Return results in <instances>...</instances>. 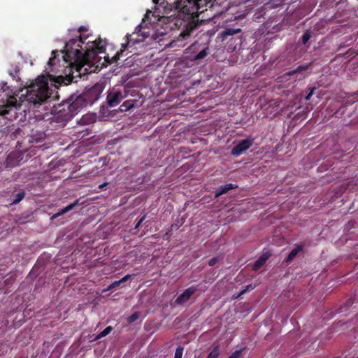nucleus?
I'll list each match as a JSON object with an SVG mask.
<instances>
[{"label":"nucleus","instance_id":"obj_34","mask_svg":"<svg viewBox=\"0 0 358 358\" xmlns=\"http://www.w3.org/2000/svg\"><path fill=\"white\" fill-rule=\"evenodd\" d=\"M146 216L145 215H143L136 224L135 225V229H138L141 224H142V222L145 220Z\"/></svg>","mask_w":358,"mask_h":358},{"label":"nucleus","instance_id":"obj_4","mask_svg":"<svg viewBox=\"0 0 358 358\" xmlns=\"http://www.w3.org/2000/svg\"><path fill=\"white\" fill-rule=\"evenodd\" d=\"M80 43H85L81 35L78 38H72L66 42L64 50H62L64 62L70 66L73 64L77 66L78 71L85 64L90 63V59H94V52L92 50H85L84 52H83Z\"/></svg>","mask_w":358,"mask_h":358},{"label":"nucleus","instance_id":"obj_35","mask_svg":"<svg viewBox=\"0 0 358 358\" xmlns=\"http://www.w3.org/2000/svg\"><path fill=\"white\" fill-rule=\"evenodd\" d=\"M131 275H129V274H127L125 276H124L122 279H120V281H122V283L127 281L128 280H129L131 278Z\"/></svg>","mask_w":358,"mask_h":358},{"label":"nucleus","instance_id":"obj_12","mask_svg":"<svg viewBox=\"0 0 358 358\" xmlns=\"http://www.w3.org/2000/svg\"><path fill=\"white\" fill-rule=\"evenodd\" d=\"M201 50H199V52L194 55V56L190 57V59L192 61H199L203 58H205L209 53V46L208 43H207L206 45H202L201 47Z\"/></svg>","mask_w":358,"mask_h":358},{"label":"nucleus","instance_id":"obj_42","mask_svg":"<svg viewBox=\"0 0 358 358\" xmlns=\"http://www.w3.org/2000/svg\"><path fill=\"white\" fill-rule=\"evenodd\" d=\"M356 358H358V356Z\"/></svg>","mask_w":358,"mask_h":358},{"label":"nucleus","instance_id":"obj_5","mask_svg":"<svg viewBox=\"0 0 358 358\" xmlns=\"http://www.w3.org/2000/svg\"><path fill=\"white\" fill-rule=\"evenodd\" d=\"M241 32V29L240 28H234V27H227L225 28L220 34L222 41H225L229 38V40H234L235 45L233 50H235L237 45H241L242 43V38L239 36H235Z\"/></svg>","mask_w":358,"mask_h":358},{"label":"nucleus","instance_id":"obj_6","mask_svg":"<svg viewBox=\"0 0 358 358\" xmlns=\"http://www.w3.org/2000/svg\"><path fill=\"white\" fill-rule=\"evenodd\" d=\"M254 143V139L252 138H247L239 141V143L235 145L231 151V154L233 156L238 157L248 150Z\"/></svg>","mask_w":358,"mask_h":358},{"label":"nucleus","instance_id":"obj_14","mask_svg":"<svg viewBox=\"0 0 358 358\" xmlns=\"http://www.w3.org/2000/svg\"><path fill=\"white\" fill-rule=\"evenodd\" d=\"M238 187L237 185L229 183L224 185L220 186L215 192V197L218 198L219 196H222V194H226L229 190L236 189Z\"/></svg>","mask_w":358,"mask_h":358},{"label":"nucleus","instance_id":"obj_36","mask_svg":"<svg viewBox=\"0 0 358 358\" xmlns=\"http://www.w3.org/2000/svg\"><path fill=\"white\" fill-rule=\"evenodd\" d=\"M30 311H31V309H28L27 308H26L24 309V314H25V315H26V314L29 315Z\"/></svg>","mask_w":358,"mask_h":358},{"label":"nucleus","instance_id":"obj_30","mask_svg":"<svg viewBox=\"0 0 358 358\" xmlns=\"http://www.w3.org/2000/svg\"><path fill=\"white\" fill-rule=\"evenodd\" d=\"M243 352L242 349L237 350L235 352H234L229 357L227 358H239L241 353Z\"/></svg>","mask_w":358,"mask_h":358},{"label":"nucleus","instance_id":"obj_17","mask_svg":"<svg viewBox=\"0 0 358 358\" xmlns=\"http://www.w3.org/2000/svg\"><path fill=\"white\" fill-rule=\"evenodd\" d=\"M206 43H201L199 41H196L193 43L187 50H188V51L192 54L191 56H194L199 52V50H201V47L206 45Z\"/></svg>","mask_w":358,"mask_h":358},{"label":"nucleus","instance_id":"obj_43","mask_svg":"<svg viewBox=\"0 0 358 358\" xmlns=\"http://www.w3.org/2000/svg\"><path fill=\"white\" fill-rule=\"evenodd\" d=\"M335 358H336V357H335Z\"/></svg>","mask_w":358,"mask_h":358},{"label":"nucleus","instance_id":"obj_28","mask_svg":"<svg viewBox=\"0 0 358 358\" xmlns=\"http://www.w3.org/2000/svg\"><path fill=\"white\" fill-rule=\"evenodd\" d=\"M183 350V347L178 346L176 350L174 358H182Z\"/></svg>","mask_w":358,"mask_h":358},{"label":"nucleus","instance_id":"obj_3","mask_svg":"<svg viewBox=\"0 0 358 358\" xmlns=\"http://www.w3.org/2000/svg\"><path fill=\"white\" fill-rule=\"evenodd\" d=\"M226 0H177L174 4V8L178 12L183 13L189 17H198L200 13L207 11L209 8L213 10L212 17L221 15L227 11L228 5L223 6L222 4Z\"/></svg>","mask_w":358,"mask_h":358},{"label":"nucleus","instance_id":"obj_11","mask_svg":"<svg viewBox=\"0 0 358 358\" xmlns=\"http://www.w3.org/2000/svg\"><path fill=\"white\" fill-rule=\"evenodd\" d=\"M305 245L303 243L297 244L295 247L290 251L288 254L287 257L285 259V262L287 264L291 263L293 259L300 253L303 251Z\"/></svg>","mask_w":358,"mask_h":358},{"label":"nucleus","instance_id":"obj_26","mask_svg":"<svg viewBox=\"0 0 358 358\" xmlns=\"http://www.w3.org/2000/svg\"><path fill=\"white\" fill-rule=\"evenodd\" d=\"M57 54H58V51L57 50H52V57L49 59V60L48 62V65H49V66L55 65V60L56 59V56H57Z\"/></svg>","mask_w":358,"mask_h":358},{"label":"nucleus","instance_id":"obj_20","mask_svg":"<svg viewBox=\"0 0 358 358\" xmlns=\"http://www.w3.org/2000/svg\"><path fill=\"white\" fill-rule=\"evenodd\" d=\"M134 100H127L120 106V110L127 111L134 106Z\"/></svg>","mask_w":358,"mask_h":358},{"label":"nucleus","instance_id":"obj_38","mask_svg":"<svg viewBox=\"0 0 358 358\" xmlns=\"http://www.w3.org/2000/svg\"><path fill=\"white\" fill-rule=\"evenodd\" d=\"M71 80H68V83H64V84H65V85H67L69 83H71Z\"/></svg>","mask_w":358,"mask_h":358},{"label":"nucleus","instance_id":"obj_27","mask_svg":"<svg viewBox=\"0 0 358 358\" xmlns=\"http://www.w3.org/2000/svg\"><path fill=\"white\" fill-rule=\"evenodd\" d=\"M121 284H122V281H120V280L115 281L113 283H111L110 285H108V287H107L106 291L112 290V289L119 287Z\"/></svg>","mask_w":358,"mask_h":358},{"label":"nucleus","instance_id":"obj_37","mask_svg":"<svg viewBox=\"0 0 358 358\" xmlns=\"http://www.w3.org/2000/svg\"><path fill=\"white\" fill-rule=\"evenodd\" d=\"M106 185H107V183H103V184L99 186V187H100V188H103V187H104Z\"/></svg>","mask_w":358,"mask_h":358},{"label":"nucleus","instance_id":"obj_19","mask_svg":"<svg viewBox=\"0 0 358 358\" xmlns=\"http://www.w3.org/2000/svg\"><path fill=\"white\" fill-rule=\"evenodd\" d=\"M307 69H308V66H299L295 69L289 70V71H287L284 74L283 77L294 76V75H295V74H296L298 73H301L302 71H306Z\"/></svg>","mask_w":358,"mask_h":358},{"label":"nucleus","instance_id":"obj_8","mask_svg":"<svg viewBox=\"0 0 358 358\" xmlns=\"http://www.w3.org/2000/svg\"><path fill=\"white\" fill-rule=\"evenodd\" d=\"M123 98L124 96L120 91L113 89L108 92L106 100L110 107H115L120 103Z\"/></svg>","mask_w":358,"mask_h":358},{"label":"nucleus","instance_id":"obj_7","mask_svg":"<svg viewBox=\"0 0 358 358\" xmlns=\"http://www.w3.org/2000/svg\"><path fill=\"white\" fill-rule=\"evenodd\" d=\"M107 43L106 40H102L100 38L94 41H89L87 43V50H92L94 52V58L96 57L97 53H102L106 50V46Z\"/></svg>","mask_w":358,"mask_h":358},{"label":"nucleus","instance_id":"obj_39","mask_svg":"<svg viewBox=\"0 0 358 358\" xmlns=\"http://www.w3.org/2000/svg\"><path fill=\"white\" fill-rule=\"evenodd\" d=\"M153 2H154L155 3H158L159 0H153Z\"/></svg>","mask_w":358,"mask_h":358},{"label":"nucleus","instance_id":"obj_16","mask_svg":"<svg viewBox=\"0 0 358 358\" xmlns=\"http://www.w3.org/2000/svg\"><path fill=\"white\" fill-rule=\"evenodd\" d=\"M20 70L19 64H12L11 69L8 70V73L13 80H18L20 79L19 77Z\"/></svg>","mask_w":358,"mask_h":358},{"label":"nucleus","instance_id":"obj_22","mask_svg":"<svg viewBox=\"0 0 358 358\" xmlns=\"http://www.w3.org/2000/svg\"><path fill=\"white\" fill-rule=\"evenodd\" d=\"M220 355V348L216 345L213 348L212 351L208 354L206 358H217Z\"/></svg>","mask_w":358,"mask_h":358},{"label":"nucleus","instance_id":"obj_13","mask_svg":"<svg viewBox=\"0 0 358 358\" xmlns=\"http://www.w3.org/2000/svg\"><path fill=\"white\" fill-rule=\"evenodd\" d=\"M271 255V253L270 252H264L255 262L252 266V269L254 271L259 270L266 263Z\"/></svg>","mask_w":358,"mask_h":358},{"label":"nucleus","instance_id":"obj_40","mask_svg":"<svg viewBox=\"0 0 358 358\" xmlns=\"http://www.w3.org/2000/svg\"><path fill=\"white\" fill-rule=\"evenodd\" d=\"M84 27H80V29H79V31H82V30H84Z\"/></svg>","mask_w":358,"mask_h":358},{"label":"nucleus","instance_id":"obj_9","mask_svg":"<svg viewBox=\"0 0 358 358\" xmlns=\"http://www.w3.org/2000/svg\"><path fill=\"white\" fill-rule=\"evenodd\" d=\"M197 286L192 285L186 289L180 296H178L175 303L178 305H182L189 301L190 297L197 291Z\"/></svg>","mask_w":358,"mask_h":358},{"label":"nucleus","instance_id":"obj_10","mask_svg":"<svg viewBox=\"0 0 358 358\" xmlns=\"http://www.w3.org/2000/svg\"><path fill=\"white\" fill-rule=\"evenodd\" d=\"M126 42L122 44V50L120 52H117L116 55L113 57L114 60L117 61L120 59V55L122 54V52L128 48V47H132L136 43H138L139 41L136 39H134L133 38L132 34H127L126 35Z\"/></svg>","mask_w":358,"mask_h":358},{"label":"nucleus","instance_id":"obj_31","mask_svg":"<svg viewBox=\"0 0 358 358\" xmlns=\"http://www.w3.org/2000/svg\"><path fill=\"white\" fill-rule=\"evenodd\" d=\"M315 87H313V88H310V92H308V94L305 96V99L306 101H309L310 100L312 96L314 94V91H315Z\"/></svg>","mask_w":358,"mask_h":358},{"label":"nucleus","instance_id":"obj_33","mask_svg":"<svg viewBox=\"0 0 358 358\" xmlns=\"http://www.w3.org/2000/svg\"><path fill=\"white\" fill-rule=\"evenodd\" d=\"M218 262V257H215L210 259L208 262V265L210 266H214Z\"/></svg>","mask_w":358,"mask_h":358},{"label":"nucleus","instance_id":"obj_21","mask_svg":"<svg viewBox=\"0 0 358 358\" xmlns=\"http://www.w3.org/2000/svg\"><path fill=\"white\" fill-rule=\"evenodd\" d=\"M354 303V301L352 299H349L346 301L345 303L341 306L339 309V312L341 313L345 312L348 309V308L351 307Z\"/></svg>","mask_w":358,"mask_h":358},{"label":"nucleus","instance_id":"obj_25","mask_svg":"<svg viewBox=\"0 0 358 358\" xmlns=\"http://www.w3.org/2000/svg\"><path fill=\"white\" fill-rule=\"evenodd\" d=\"M139 317H140L139 312H135L132 315H131L129 317H128L127 321L129 323H133L135 321H136L139 318Z\"/></svg>","mask_w":358,"mask_h":358},{"label":"nucleus","instance_id":"obj_23","mask_svg":"<svg viewBox=\"0 0 358 358\" xmlns=\"http://www.w3.org/2000/svg\"><path fill=\"white\" fill-rule=\"evenodd\" d=\"M113 330V327L111 326H108L105 328L99 335L96 336V338H101L109 334Z\"/></svg>","mask_w":358,"mask_h":358},{"label":"nucleus","instance_id":"obj_15","mask_svg":"<svg viewBox=\"0 0 358 358\" xmlns=\"http://www.w3.org/2000/svg\"><path fill=\"white\" fill-rule=\"evenodd\" d=\"M25 195V191L22 189H20L17 193L13 194L11 195L12 201L10 203V205H16L19 203L21 201H22L24 199Z\"/></svg>","mask_w":358,"mask_h":358},{"label":"nucleus","instance_id":"obj_41","mask_svg":"<svg viewBox=\"0 0 358 358\" xmlns=\"http://www.w3.org/2000/svg\"><path fill=\"white\" fill-rule=\"evenodd\" d=\"M57 79H58V80H59V79L64 80V78H63L62 76H59V77H58V78H57Z\"/></svg>","mask_w":358,"mask_h":358},{"label":"nucleus","instance_id":"obj_29","mask_svg":"<svg viewBox=\"0 0 358 358\" xmlns=\"http://www.w3.org/2000/svg\"><path fill=\"white\" fill-rule=\"evenodd\" d=\"M190 33H191V30H184L182 32H181V34L179 35L178 36V39H180V38L182 39H185L187 38H188L189 36H190Z\"/></svg>","mask_w":358,"mask_h":358},{"label":"nucleus","instance_id":"obj_24","mask_svg":"<svg viewBox=\"0 0 358 358\" xmlns=\"http://www.w3.org/2000/svg\"><path fill=\"white\" fill-rule=\"evenodd\" d=\"M311 37V35H310V32L309 30H307L303 35H302V37H301V42L303 44H306L308 43V41L310 40Z\"/></svg>","mask_w":358,"mask_h":358},{"label":"nucleus","instance_id":"obj_2","mask_svg":"<svg viewBox=\"0 0 358 358\" xmlns=\"http://www.w3.org/2000/svg\"><path fill=\"white\" fill-rule=\"evenodd\" d=\"M87 96V94H72L61 103L54 106L51 124L59 127L65 126L80 109L92 103Z\"/></svg>","mask_w":358,"mask_h":358},{"label":"nucleus","instance_id":"obj_1","mask_svg":"<svg viewBox=\"0 0 358 358\" xmlns=\"http://www.w3.org/2000/svg\"><path fill=\"white\" fill-rule=\"evenodd\" d=\"M52 94V90L49 87L47 78L43 76H38L26 88L24 96L22 94L19 101L15 96H6V102L3 101V104L0 106V116L11 120L13 117H15V110L20 108L23 102L27 101L36 107L52 97L53 99L59 98L58 95Z\"/></svg>","mask_w":358,"mask_h":358},{"label":"nucleus","instance_id":"obj_32","mask_svg":"<svg viewBox=\"0 0 358 358\" xmlns=\"http://www.w3.org/2000/svg\"><path fill=\"white\" fill-rule=\"evenodd\" d=\"M254 289V286H252V285H249L248 286H246L245 287V289H243L241 292L240 294H238V296H241V295L244 294L249 289Z\"/></svg>","mask_w":358,"mask_h":358},{"label":"nucleus","instance_id":"obj_18","mask_svg":"<svg viewBox=\"0 0 358 358\" xmlns=\"http://www.w3.org/2000/svg\"><path fill=\"white\" fill-rule=\"evenodd\" d=\"M79 205H80L79 199H77L73 203L68 205L66 207H65L63 209L60 210L57 214L55 215L54 217H59L60 215H62L68 213L69 211L71 210L76 206H78Z\"/></svg>","mask_w":358,"mask_h":358}]
</instances>
